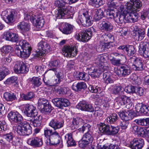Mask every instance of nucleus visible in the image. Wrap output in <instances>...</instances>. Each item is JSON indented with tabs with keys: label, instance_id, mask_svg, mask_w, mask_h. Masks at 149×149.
I'll return each mask as SVG.
<instances>
[{
	"label": "nucleus",
	"instance_id": "nucleus-33",
	"mask_svg": "<svg viewBox=\"0 0 149 149\" xmlns=\"http://www.w3.org/2000/svg\"><path fill=\"white\" fill-rule=\"evenodd\" d=\"M30 81L35 87H38L42 84L40 78L38 77H33L30 79Z\"/></svg>",
	"mask_w": 149,
	"mask_h": 149
},
{
	"label": "nucleus",
	"instance_id": "nucleus-22",
	"mask_svg": "<svg viewBox=\"0 0 149 149\" xmlns=\"http://www.w3.org/2000/svg\"><path fill=\"white\" fill-rule=\"evenodd\" d=\"M99 28L102 31L109 32L113 29V27L111 24L109 22L103 21L100 22Z\"/></svg>",
	"mask_w": 149,
	"mask_h": 149
},
{
	"label": "nucleus",
	"instance_id": "nucleus-34",
	"mask_svg": "<svg viewBox=\"0 0 149 149\" xmlns=\"http://www.w3.org/2000/svg\"><path fill=\"white\" fill-rule=\"evenodd\" d=\"M118 118L117 115L116 113L111 114L110 116L107 118V122L110 124H113L116 122Z\"/></svg>",
	"mask_w": 149,
	"mask_h": 149
},
{
	"label": "nucleus",
	"instance_id": "nucleus-56",
	"mask_svg": "<svg viewBox=\"0 0 149 149\" xmlns=\"http://www.w3.org/2000/svg\"><path fill=\"white\" fill-rule=\"evenodd\" d=\"M122 88L120 86H114L112 89V93L115 95L118 94L122 90Z\"/></svg>",
	"mask_w": 149,
	"mask_h": 149
},
{
	"label": "nucleus",
	"instance_id": "nucleus-52",
	"mask_svg": "<svg viewBox=\"0 0 149 149\" xmlns=\"http://www.w3.org/2000/svg\"><path fill=\"white\" fill-rule=\"evenodd\" d=\"M81 127H80L78 129L79 131L83 132H91L89 131V128L91 127L90 125L88 124L85 123L82 126H81Z\"/></svg>",
	"mask_w": 149,
	"mask_h": 149
},
{
	"label": "nucleus",
	"instance_id": "nucleus-26",
	"mask_svg": "<svg viewBox=\"0 0 149 149\" xmlns=\"http://www.w3.org/2000/svg\"><path fill=\"white\" fill-rule=\"evenodd\" d=\"M72 30V26L68 23H65L61 29V31L63 33L66 34H70Z\"/></svg>",
	"mask_w": 149,
	"mask_h": 149
},
{
	"label": "nucleus",
	"instance_id": "nucleus-57",
	"mask_svg": "<svg viewBox=\"0 0 149 149\" xmlns=\"http://www.w3.org/2000/svg\"><path fill=\"white\" fill-rule=\"evenodd\" d=\"M118 13L116 12L113 9H110L107 11V15L109 16L110 18H113L114 20L115 19V17L116 16V15L118 14Z\"/></svg>",
	"mask_w": 149,
	"mask_h": 149
},
{
	"label": "nucleus",
	"instance_id": "nucleus-29",
	"mask_svg": "<svg viewBox=\"0 0 149 149\" xmlns=\"http://www.w3.org/2000/svg\"><path fill=\"white\" fill-rule=\"evenodd\" d=\"M104 16V13L100 8L96 9L95 10V14L94 18L96 21H99Z\"/></svg>",
	"mask_w": 149,
	"mask_h": 149
},
{
	"label": "nucleus",
	"instance_id": "nucleus-41",
	"mask_svg": "<svg viewBox=\"0 0 149 149\" xmlns=\"http://www.w3.org/2000/svg\"><path fill=\"white\" fill-rule=\"evenodd\" d=\"M82 138L91 143L93 139V134L91 132H86L83 135Z\"/></svg>",
	"mask_w": 149,
	"mask_h": 149
},
{
	"label": "nucleus",
	"instance_id": "nucleus-1",
	"mask_svg": "<svg viewBox=\"0 0 149 149\" xmlns=\"http://www.w3.org/2000/svg\"><path fill=\"white\" fill-rule=\"evenodd\" d=\"M8 117L10 120L15 123H19L17 130V133L20 135H29L32 133V128L30 124L26 121L22 122L23 118L18 112L10 111L8 114Z\"/></svg>",
	"mask_w": 149,
	"mask_h": 149
},
{
	"label": "nucleus",
	"instance_id": "nucleus-51",
	"mask_svg": "<svg viewBox=\"0 0 149 149\" xmlns=\"http://www.w3.org/2000/svg\"><path fill=\"white\" fill-rule=\"evenodd\" d=\"M126 51L128 56L132 55L135 53L134 48L132 45H127Z\"/></svg>",
	"mask_w": 149,
	"mask_h": 149
},
{
	"label": "nucleus",
	"instance_id": "nucleus-48",
	"mask_svg": "<svg viewBox=\"0 0 149 149\" xmlns=\"http://www.w3.org/2000/svg\"><path fill=\"white\" fill-rule=\"evenodd\" d=\"M49 102L48 100L44 98H41L40 99L38 102V108L39 109H40L42 107H44L47 104H49Z\"/></svg>",
	"mask_w": 149,
	"mask_h": 149
},
{
	"label": "nucleus",
	"instance_id": "nucleus-23",
	"mask_svg": "<svg viewBox=\"0 0 149 149\" xmlns=\"http://www.w3.org/2000/svg\"><path fill=\"white\" fill-rule=\"evenodd\" d=\"M139 52L145 57H149V42L144 43L142 46L140 45Z\"/></svg>",
	"mask_w": 149,
	"mask_h": 149
},
{
	"label": "nucleus",
	"instance_id": "nucleus-12",
	"mask_svg": "<svg viewBox=\"0 0 149 149\" xmlns=\"http://www.w3.org/2000/svg\"><path fill=\"white\" fill-rule=\"evenodd\" d=\"M24 113L27 116L35 117L37 116L38 112L36 108L33 105L26 104L24 107Z\"/></svg>",
	"mask_w": 149,
	"mask_h": 149
},
{
	"label": "nucleus",
	"instance_id": "nucleus-24",
	"mask_svg": "<svg viewBox=\"0 0 149 149\" xmlns=\"http://www.w3.org/2000/svg\"><path fill=\"white\" fill-rule=\"evenodd\" d=\"M86 88L87 86L86 83L83 82H81L78 83L75 82L74 83L72 86V88L73 90L78 92L82 91Z\"/></svg>",
	"mask_w": 149,
	"mask_h": 149
},
{
	"label": "nucleus",
	"instance_id": "nucleus-58",
	"mask_svg": "<svg viewBox=\"0 0 149 149\" xmlns=\"http://www.w3.org/2000/svg\"><path fill=\"white\" fill-rule=\"evenodd\" d=\"M3 137L8 142L10 143L13 142V136L12 133L5 134L3 135Z\"/></svg>",
	"mask_w": 149,
	"mask_h": 149
},
{
	"label": "nucleus",
	"instance_id": "nucleus-45",
	"mask_svg": "<svg viewBox=\"0 0 149 149\" xmlns=\"http://www.w3.org/2000/svg\"><path fill=\"white\" fill-rule=\"evenodd\" d=\"M52 108H53L49 103V104H47V105L42 107L40 110L42 113L48 114L50 113L51 112Z\"/></svg>",
	"mask_w": 149,
	"mask_h": 149
},
{
	"label": "nucleus",
	"instance_id": "nucleus-10",
	"mask_svg": "<svg viewBox=\"0 0 149 149\" xmlns=\"http://www.w3.org/2000/svg\"><path fill=\"white\" fill-rule=\"evenodd\" d=\"M17 45H19L23 51L24 55L26 57H29L32 50L30 44L26 40H23L19 41Z\"/></svg>",
	"mask_w": 149,
	"mask_h": 149
},
{
	"label": "nucleus",
	"instance_id": "nucleus-55",
	"mask_svg": "<svg viewBox=\"0 0 149 149\" xmlns=\"http://www.w3.org/2000/svg\"><path fill=\"white\" fill-rule=\"evenodd\" d=\"M0 71L5 76L7 75L10 73V71L6 65H0Z\"/></svg>",
	"mask_w": 149,
	"mask_h": 149
},
{
	"label": "nucleus",
	"instance_id": "nucleus-37",
	"mask_svg": "<svg viewBox=\"0 0 149 149\" xmlns=\"http://www.w3.org/2000/svg\"><path fill=\"white\" fill-rule=\"evenodd\" d=\"M105 61V58L104 56L102 55H100L96 58L95 61L96 63L99 65V66L104 68L103 64Z\"/></svg>",
	"mask_w": 149,
	"mask_h": 149
},
{
	"label": "nucleus",
	"instance_id": "nucleus-39",
	"mask_svg": "<svg viewBox=\"0 0 149 149\" xmlns=\"http://www.w3.org/2000/svg\"><path fill=\"white\" fill-rule=\"evenodd\" d=\"M135 35V36L138 37V40H143L145 36V33L143 30L139 29L137 31H134Z\"/></svg>",
	"mask_w": 149,
	"mask_h": 149
},
{
	"label": "nucleus",
	"instance_id": "nucleus-63",
	"mask_svg": "<svg viewBox=\"0 0 149 149\" xmlns=\"http://www.w3.org/2000/svg\"><path fill=\"white\" fill-rule=\"evenodd\" d=\"M103 148L104 149H118L120 148L117 145L106 144L103 146Z\"/></svg>",
	"mask_w": 149,
	"mask_h": 149
},
{
	"label": "nucleus",
	"instance_id": "nucleus-27",
	"mask_svg": "<svg viewBox=\"0 0 149 149\" xmlns=\"http://www.w3.org/2000/svg\"><path fill=\"white\" fill-rule=\"evenodd\" d=\"M104 68L99 66V68H94L93 71H89V73L92 77H98L104 71Z\"/></svg>",
	"mask_w": 149,
	"mask_h": 149
},
{
	"label": "nucleus",
	"instance_id": "nucleus-3",
	"mask_svg": "<svg viewBox=\"0 0 149 149\" xmlns=\"http://www.w3.org/2000/svg\"><path fill=\"white\" fill-rule=\"evenodd\" d=\"M142 3L140 0H130L127 2L124 6L121 5L120 9H124L125 13L139 11L142 6Z\"/></svg>",
	"mask_w": 149,
	"mask_h": 149
},
{
	"label": "nucleus",
	"instance_id": "nucleus-44",
	"mask_svg": "<svg viewBox=\"0 0 149 149\" xmlns=\"http://www.w3.org/2000/svg\"><path fill=\"white\" fill-rule=\"evenodd\" d=\"M51 71H53L54 72L57 78L61 79H62L63 77V73L61 71H58L57 68H55L49 69L48 70L47 72H50Z\"/></svg>",
	"mask_w": 149,
	"mask_h": 149
},
{
	"label": "nucleus",
	"instance_id": "nucleus-49",
	"mask_svg": "<svg viewBox=\"0 0 149 149\" xmlns=\"http://www.w3.org/2000/svg\"><path fill=\"white\" fill-rule=\"evenodd\" d=\"M90 143L82 138L81 140L79 142V146L82 148L84 149L88 147Z\"/></svg>",
	"mask_w": 149,
	"mask_h": 149
},
{
	"label": "nucleus",
	"instance_id": "nucleus-36",
	"mask_svg": "<svg viewBox=\"0 0 149 149\" xmlns=\"http://www.w3.org/2000/svg\"><path fill=\"white\" fill-rule=\"evenodd\" d=\"M76 73L77 74L76 76V77L79 79L82 80L86 81L88 80L89 77L88 74L85 72H76Z\"/></svg>",
	"mask_w": 149,
	"mask_h": 149
},
{
	"label": "nucleus",
	"instance_id": "nucleus-64",
	"mask_svg": "<svg viewBox=\"0 0 149 149\" xmlns=\"http://www.w3.org/2000/svg\"><path fill=\"white\" fill-rule=\"evenodd\" d=\"M134 122L139 125L145 126L147 125L146 118H140L134 120Z\"/></svg>",
	"mask_w": 149,
	"mask_h": 149
},
{
	"label": "nucleus",
	"instance_id": "nucleus-61",
	"mask_svg": "<svg viewBox=\"0 0 149 149\" xmlns=\"http://www.w3.org/2000/svg\"><path fill=\"white\" fill-rule=\"evenodd\" d=\"M117 0H109L108 2L107 5L109 8L111 7L114 8L117 6Z\"/></svg>",
	"mask_w": 149,
	"mask_h": 149
},
{
	"label": "nucleus",
	"instance_id": "nucleus-9",
	"mask_svg": "<svg viewBox=\"0 0 149 149\" xmlns=\"http://www.w3.org/2000/svg\"><path fill=\"white\" fill-rule=\"evenodd\" d=\"M92 35V32L88 29L82 31L80 33L76 34V37L79 41L86 42L91 38Z\"/></svg>",
	"mask_w": 149,
	"mask_h": 149
},
{
	"label": "nucleus",
	"instance_id": "nucleus-60",
	"mask_svg": "<svg viewBox=\"0 0 149 149\" xmlns=\"http://www.w3.org/2000/svg\"><path fill=\"white\" fill-rule=\"evenodd\" d=\"M89 90L91 92L97 93L100 92V89L97 86L90 85L88 88Z\"/></svg>",
	"mask_w": 149,
	"mask_h": 149
},
{
	"label": "nucleus",
	"instance_id": "nucleus-43",
	"mask_svg": "<svg viewBox=\"0 0 149 149\" xmlns=\"http://www.w3.org/2000/svg\"><path fill=\"white\" fill-rule=\"evenodd\" d=\"M88 102L85 100H82L80 101L76 105V108L82 111H84Z\"/></svg>",
	"mask_w": 149,
	"mask_h": 149
},
{
	"label": "nucleus",
	"instance_id": "nucleus-2",
	"mask_svg": "<svg viewBox=\"0 0 149 149\" xmlns=\"http://www.w3.org/2000/svg\"><path fill=\"white\" fill-rule=\"evenodd\" d=\"M54 5L58 8V13L56 15V17L58 19L72 18L73 13L70 10H67L63 3L59 1H55Z\"/></svg>",
	"mask_w": 149,
	"mask_h": 149
},
{
	"label": "nucleus",
	"instance_id": "nucleus-30",
	"mask_svg": "<svg viewBox=\"0 0 149 149\" xmlns=\"http://www.w3.org/2000/svg\"><path fill=\"white\" fill-rule=\"evenodd\" d=\"M42 116L38 113L37 116L34 117L31 125L34 127H39L42 122Z\"/></svg>",
	"mask_w": 149,
	"mask_h": 149
},
{
	"label": "nucleus",
	"instance_id": "nucleus-13",
	"mask_svg": "<svg viewBox=\"0 0 149 149\" xmlns=\"http://www.w3.org/2000/svg\"><path fill=\"white\" fill-rule=\"evenodd\" d=\"M14 70L16 73L24 74L27 72L29 69L22 61H17L14 67Z\"/></svg>",
	"mask_w": 149,
	"mask_h": 149
},
{
	"label": "nucleus",
	"instance_id": "nucleus-25",
	"mask_svg": "<svg viewBox=\"0 0 149 149\" xmlns=\"http://www.w3.org/2000/svg\"><path fill=\"white\" fill-rule=\"evenodd\" d=\"M83 120L80 118L76 117L73 118L71 127L72 130H74L79 128L83 124Z\"/></svg>",
	"mask_w": 149,
	"mask_h": 149
},
{
	"label": "nucleus",
	"instance_id": "nucleus-16",
	"mask_svg": "<svg viewBox=\"0 0 149 149\" xmlns=\"http://www.w3.org/2000/svg\"><path fill=\"white\" fill-rule=\"evenodd\" d=\"M144 144V141L143 139L135 138L130 141V147L132 149H141Z\"/></svg>",
	"mask_w": 149,
	"mask_h": 149
},
{
	"label": "nucleus",
	"instance_id": "nucleus-31",
	"mask_svg": "<svg viewBox=\"0 0 149 149\" xmlns=\"http://www.w3.org/2000/svg\"><path fill=\"white\" fill-rule=\"evenodd\" d=\"M35 25L38 29H40L43 27L44 24V20L42 16H38L35 20Z\"/></svg>",
	"mask_w": 149,
	"mask_h": 149
},
{
	"label": "nucleus",
	"instance_id": "nucleus-62",
	"mask_svg": "<svg viewBox=\"0 0 149 149\" xmlns=\"http://www.w3.org/2000/svg\"><path fill=\"white\" fill-rule=\"evenodd\" d=\"M135 87L131 85H129L125 88V91L128 93H134Z\"/></svg>",
	"mask_w": 149,
	"mask_h": 149
},
{
	"label": "nucleus",
	"instance_id": "nucleus-18",
	"mask_svg": "<svg viewBox=\"0 0 149 149\" xmlns=\"http://www.w3.org/2000/svg\"><path fill=\"white\" fill-rule=\"evenodd\" d=\"M64 121L57 120L56 118L52 119L50 121L49 125L53 128L55 131L62 128L64 126Z\"/></svg>",
	"mask_w": 149,
	"mask_h": 149
},
{
	"label": "nucleus",
	"instance_id": "nucleus-8",
	"mask_svg": "<svg viewBox=\"0 0 149 149\" xmlns=\"http://www.w3.org/2000/svg\"><path fill=\"white\" fill-rule=\"evenodd\" d=\"M38 47L36 52L40 56H42L45 53L49 52L51 49L50 45L45 40L40 42L38 44Z\"/></svg>",
	"mask_w": 149,
	"mask_h": 149
},
{
	"label": "nucleus",
	"instance_id": "nucleus-17",
	"mask_svg": "<svg viewBox=\"0 0 149 149\" xmlns=\"http://www.w3.org/2000/svg\"><path fill=\"white\" fill-rule=\"evenodd\" d=\"M61 140L60 134L56 131L53 132V134L49 138L50 145L55 146L58 144Z\"/></svg>",
	"mask_w": 149,
	"mask_h": 149
},
{
	"label": "nucleus",
	"instance_id": "nucleus-20",
	"mask_svg": "<svg viewBox=\"0 0 149 149\" xmlns=\"http://www.w3.org/2000/svg\"><path fill=\"white\" fill-rule=\"evenodd\" d=\"M120 13H119L118 14L116 15V16L115 17V21L119 23L123 24L127 23L128 20L127 18V14H125L123 13L121 10L120 7Z\"/></svg>",
	"mask_w": 149,
	"mask_h": 149
},
{
	"label": "nucleus",
	"instance_id": "nucleus-53",
	"mask_svg": "<svg viewBox=\"0 0 149 149\" xmlns=\"http://www.w3.org/2000/svg\"><path fill=\"white\" fill-rule=\"evenodd\" d=\"M91 5L94 7L98 8L103 4L102 0H91Z\"/></svg>",
	"mask_w": 149,
	"mask_h": 149
},
{
	"label": "nucleus",
	"instance_id": "nucleus-15",
	"mask_svg": "<svg viewBox=\"0 0 149 149\" xmlns=\"http://www.w3.org/2000/svg\"><path fill=\"white\" fill-rule=\"evenodd\" d=\"M3 37L6 40L16 42L17 45L18 44L19 38L18 35L17 33L8 31L4 32Z\"/></svg>",
	"mask_w": 149,
	"mask_h": 149
},
{
	"label": "nucleus",
	"instance_id": "nucleus-7",
	"mask_svg": "<svg viewBox=\"0 0 149 149\" xmlns=\"http://www.w3.org/2000/svg\"><path fill=\"white\" fill-rule=\"evenodd\" d=\"M114 71L117 75L123 77H127L131 72L130 67L126 64L123 65L118 68H115Z\"/></svg>",
	"mask_w": 149,
	"mask_h": 149
},
{
	"label": "nucleus",
	"instance_id": "nucleus-28",
	"mask_svg": "<svg viewBox=\"0 0 149 149\" xmlns=\"http://www.w3.org/2000/svg\"><path fill=\"white\" fill-rule=\"evenodd\" d=\"M17 26L18 28L20 29L22 32L28 31L30 29L29 24L28 23L24 21L20 22Z\"/></svg>",
	"mask_w": 149,
	"mask_h": 149
},
{
	"label": "nucleus",
	"instance_id": "nucleus-6",
	"mask_svg": "<svg viewBox=\"0 0 149 149\" xmlns=\"http://www.w3.org/2000/svg\"><path fill=\"white\" fill-rule=\"evenodd\" d=\"M128 62L134 70L141 71L144 68L142 61L139 58H135V57H131L128 59Z\"/></svg>",
	"mask_w": 149,
	"mask_h": 149
},
{
	"label": "nucleus",
	"instance_id": "nucleus-59",
	"mask_svg": "<svg viewBox=\"0 0 149 149\" xmlns=\"http://www.w3.org/2000/svg\"><path fill=\"white\" fill-rule=\"evenodd\" d=\"M111 63L116 66H119L121 64V60L120 59H116L114 57H113L109 59Z\"/></svg>",
	"mask_w": 149,
	"mask_h": 149
},
{
	"label": "nucleus",
	"instance_id": "nucleus-47",
	"mask_svg": "<svg viewBox=\"0 0 149 149\" xmlns=\"http://www.w3.org/2000/svg\"><path fill=\"white\" fill-rule=\"evenodd\" d=\"M104 40L107 42V43H113L114 41V37L110 33H107L104 36Z\"/></svg>",
	"mask_w": 149,
	"mask_h": 149
},
{
	"label": "nucleus",
	"instance_id": "nucleus-50",
	"mask_svg": "<svg viewBox=\"0 0 149 149\" xmlns=\"http://www.w3.org/2000/svg\"><path fill=\"white\" fill-rule=\"evenodd\" d=\"M61 98H55L52 100V102L54 105L58 108L62 109Z\"/></svg>",
	"mask_w": 149,
	"mask_h": 149
},
{
	"label": "nucleus",
	"instance_id": "nucleus-54",
	"mask_svg": "<svg viewBox=\"0 0 149 149\" xmlns=\"http://www.w3.org/2000/svg\"><path fill=\"white\" fill-rule=\"evenodd\" d=\"M15 53L17 54V56L19 57H20L23 58H28V57H26L23 54V51L22 50V51L20 48L19 46L16 47V48L15 49Z\"/></svg>",
	"mask_w": 149,
	"mask_h": 149
},
{
	"label": "nucleus",
	"instance_id": "nucleus-14",
	"mask_svg": "<svg viewBox=\"0 0 149 149\" xmlns=\"http://www.w3.org/2000/svg\"><path fill=\"white\" fill-rule=\"evenodd\" d=\"M63 54L65 56H74L77 55L78 52L77 46L71 47L70 46H64L63 49Z\"/></svg>",
	"mask_w": 149,
	"mask_h": 149
},
{
	"label": "nucleus",
	"instance_id": "nucleus-11",
	"mask_svg": "<svg viewBox=\"0 0 149 149\" xmlns=\"http://www.w3.org/2000/svg\"><path fill=\"white\" fill-rule=\"evenodd\" d=\"M91 17L88 15V11H86L80 16L79 19L82 25L85 27L91 26L93 24V21L91 19Z\"/></svg>",
	"mask_w": 149,
	"mask_h": 149
},
{
	"label": "nucleus",
	"instance_id": "nucleus-5",
	"mask_svg": "<svg viewBox=\"0 0 149 149\" xmlns=\"http://www.w3.org/2000/svg\"><path fill=\"white\" fill-rule=\"evenodd\" d=\"M119 115L122 120L120 123V126L122 129L125 130L129 125V121L132 120L133 115L130 113H125L123 111H120Z\"/></svg>",
	"mask_w": 149,
	"mask_h": 149
},
{
	"label": "nucleus",
	"instance_id": "nucleus-38",
	"mask_svg": "<svg viewBox=\"0 0 149 149\" xmlns=\"http://www.w3.org/2000/svg\"><path fill=\"white\" fill-rule=\"evenodd\" d=\"M5 84H14V85H16L18 83L17 78L16 77L13 76L7 79L4 81Z\"/></svg>",
	"mask_w": 149,
	"mask_h": 149
},
{
	"label": "nucleus",
	"instance_id": "nucleus-21",
	"mask_svg": "<svg viewBox=\"0 0 149 149\" xmlns=\"http://www.w3.org/2000/svg\"><path fill=\"white\" fill-rule=\"evenodd\" d=\"M123 13L127 14V18L128 20V22H135L138 20V16L136 12H132L131 13H125V9H121Z\"/></svg>",
	"mask_w": 149,
	"mask_h": 149
},
{
	"label": "nucleus",
	"instance_id": "nucleus-40",
	"mask_svg": "<svg viewBox=\"0 0 149 149\" xmlns=\"http://www.w3.org/2000/svg\"><path fill=\"white\" fill-rule=\"evenodd\" d=\"M35 94L32 92H30L26 94H22L21 95V97L24 100H29L33 99L35 97Z\"/></svg>",
	"mask_w": 149,
	"mask_h": 149
},
{
	"label": "nucleus",
	"instance_id": "nucleus-19",
	"mask_svg": "<svg viewBox=\"0 0 149 149\" xmlns=\"http://www.w3.org/2000/svg\"><path fill=\"white\" fill-rule=\"evenodd\" d=\"M27 143L29 145L34 147H39L42 145V139L38 137H32L29 139Z\"/></svg>",
	"mask_w": 149,
	"mask_h": 149
},
{
	"label": "nucleus",
	"instance_id": "nucleus-4",
	"mask_svg": "<svg viewBox=\"0 0 149 149\" xmlns=\"http://www.w3.org/2000/svg\"><path fill=\"white\" fill-rule=\"evenodd\" d=\"M99 127L101 132L107 135L115 136L119 131V128L118 127L106 124L104 123H100Z\"/></svg>",
	"mask_w": 149,
	"mask_h": 149
},
{
	"label": "nucleus",
	"instance_id": "nucleus-46",
	"mask_svg": "<svg viewBox=\"0 0 149 149\" xmlns=\"http://www.w3.org/2000/svg\"><path fill=\"white\" fill-rule=\"evenodd\" d=\"M13 50V48L10 45H6L3 46L1 48V51L3 54H2L3 56H4L5 54H8L10 53Z\"/></svg>",
	"mask_w": 149,
	"mask_h": 149
},
{
	"label": "nucleus",
	"instance_id": "nucleus-32",
	"mask_svg": "<svg viewBox=\"0 0 149 149\" xmlns=\"http://www.w3.org/2000/svg\"><path fill=\"white\" fill-rule=\"evenodd\" d=\"M4 97L7 101L11 102L16 99V97L13 93L8 92L5 93L4 94Z\"/></svg>",
	"mask_w": 149,
	"mask_h": 149
},
{
	"label": "nucleus",
	"instance_id": "nucleus-42",
	"mask_svg": "<svg viewBox=\"0 0 149 149\" xmlns=\"http://www.w3.org/2000/svg\"><path fill=\"white\" fill-rule=\"evenodd\" d=\"M15 12L13 11L11 12L9 15H8L7 16H6V21L7 23L13 22L15 20Z\"/></svg>",
	"mask_w": 149,
	"mask_h": 149
},
{
	"label": "nucleus",
	"instance_id": "nucleus-35",
	"mask_svg": "<svg viewBox=\"0 0 149 149\" xmlns=\"http://www.w3.org/2000/svg\"><path fill=\"white\" fill-rule=\"evenodd\" d=\"M122 95L118 97L115 100L114 107L117 109H119L123 104Z\"/></svg>",
	"mask_w": 149,
	"mask_h": 149
}]
</instances>
